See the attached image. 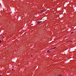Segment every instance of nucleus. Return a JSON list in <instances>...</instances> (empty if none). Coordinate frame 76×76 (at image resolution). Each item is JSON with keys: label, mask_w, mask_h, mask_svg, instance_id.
Wrapping results in <instances>:
<instances>
[{"label": "nucleus", "mask_w": 76, "mask_h": 76, "mask_svg": "<svg viewBox=\"0 0 76 76\" xmlns=\"http://www.w3.org/2000/svg\"><path fill=\"white\" fill-rule=\"evenodd\" d=\"M41 22H42V21H38V22H37V23H41Z\"/></svg>", "instance_id": "1"}, {"label": "nucleus", "mask_w": 76, "mask_h": 76, "mask_svg": "<svg viewBox=\"0 0 76 76\" xmlns=\"http://www.w3.org/2000/svg\"><path fill=\"white\" fill-rule=\"evenodd\" d=\"M50 50L48 51L47 52V53H50Z\"/></svg>", "instance_id": "2"}, {"label": "nucleus", "mask_w": 76, "mask_h": 76, "mask_svg": "<svg viewBox=\"0 0 76 76\" xmlns=\"http://www.w3.org/2000/svg\"><path fill=\"white\" fill-rule=\"evenodd\" d=\"M56 48V47H54V48H52V49H54V48Z\"/></svg>", "instance_id": "3"}, {"label": "nucleus", "mask_w": 76, "mask_h": 76, "mask_svg": "<svg viewBox=\"0 0 76 76\" xmlns=\"http://www.w3.org/2000/svg\"><path fill=\"white\" fill-rule=\"evenodd\" d=\"M1 41L0 40V43H1Z\"/></svg>", "instance_id": "4"}, {"label": "nucleus", "mask_w": 76, "mask_h": 76, "mask_svg": "<svg viewBox=\"0 0 76 76\" xmlns=\"http://www.w3.org/2000/svg\"><path fill=\"white\" fill-rule=\"evenodd\" d=\"M44 11V10H41V12H43Z\"/></svg>", "instance_id": "5"}, {"label": "nucleus", "mask_w": 76, "mask_h": 76, "mask_svg": "<svg viewBox=\"0 0 76 76\" xmlns=\"http://www.w3.org/2000/svg\"><path fill=\"white\" fill-rule=\"evenodd\" d=\"M73 31H72V32L71 33V34H73Z\"/></svg>", "instance_id": "6"}, {"label": "nucleus", "mask_w": 76, "mask_h": 76, "mask_svg": "<svg viewBox=\"0 0 76 76\" xmlns=\"http://www.w3.org/2000/svg\"><path fill=\"white\" fill-rule=\"evenodd\" d=\"M59 76H61V75H59Z\"/></svg>", "instance_id": "7"}, {"label": "nucleus", "mask_w": 76, "mask_h": 76, "mask_svg": "<svg viewBox=\"0 0 76 76\" xmlns=\"http://www.w3.org/2000/svg\"><path fill=\"white\" fill-rule=\"evenodd\" d=\"M1 35H0V37H1Z\"/></svg>", "instance_id": "8"}, {"label": "nucleus", "mask_w": 76, "mask_h": 76, "mask_svg": "<svg viewBox=\"0 0 76 76\" xmlns=\"http://www.w3.org/2000/svg\"><path fill=\"white\" fill-rule=\"evenodd\" d=\"M70 42H72V41H70Z\"/></svg>", "instance_id": "9"}, {"label": "nucleus", "mask_w": 76, "mask_h": 76, "mask_svg": "<svg viewBox=\"0 0 76 76\" xmlns=\"http://www.w3.org/2000/svg\"><path fill=\"white\" fill-rule=\"evenodd\" d=\"M0 76H1V75H0Z\"/></svg>", "instance_id": "10"}]
</instances>
